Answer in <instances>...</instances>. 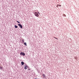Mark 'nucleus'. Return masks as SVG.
<instances>
[{"label":"nucleus","instance_id":"nucleus-1","mask_svg":"<svg viewBox=\"0 0 79 79\" xmlns=\"http://www.w3.org/2000/svg\"><path fill=\"white\" fill-rule=\"evenodd\" d=\"M34 14L35 16L37 17H39V15L38 14V13H37V12H35Z\"/></svg>","mask_w":79,"mask_h":79},{"label":"nucleus","instance_id":"nucleus-2","mask_svg":"<svg viewBox=\"0 0 79 79\" xmlns=\"http://www.w3.org/2000/svg\"><path fill=\"white\" fill-rule=\"evenodd\" d=\"M20 55H23V56H25V54L24 52H21L20 53Z\"/></svg>","mask_w":79,"mask_h":79},{"label":"nucleus","instance_id":"nucleus-3","mask_svg":"<svg viewBox=\"0 0 79 79\" xmlns=\"http://www.w3.org/2000/svg\"><path fill=\"white\" fill-rule=\"evenodd\" d=\"M18 26H19V27H21V28H23V26H22L21 24H18Z\"/></svg>","mask_w":79,"mask_h":79},{"label":"nucleus","instance_id":"nucleus-4","mask_svg":"<svg viewBox=\"0 0 79 79\" xmlns=\"http://www.w3.org/2000/svg\"><path fill=\"white\" fill-rule=\"evenodd\" d=\"M42 76H43V78H45V77H46V76H45V74H42Z\"/></svg>","mask_w":79,"mask_h":79},{"label":"nucleus","instance_id":"nucleus-5","mask_svg":"<svg viewBox=\"0 0 79 79\" xmlns=\"http://www.w3.org/2000/svg\"><path fill=\"white\" fill-rule=\"evenodd\" d=\"M24 69H27V64H26L25 65Z\"/></svg>","mask_w":79,"mask_h":79},{"label":"nucleus","instance_id":"nucleus-6","mask_svg":"<svg viewBox=\"0 0 79 79\" xmlns=\"http://www.w3.org/2000/svg\"><path fill=\"white\" fill-rule=\"evenodd\" d=\"M21 64H22V65H24V62H21Z\"/></svg>","mask_w":79,"mask_h":79},{"label":"nucleus","instance_id":"nucleus-7","mask_svg":"<svg viewBox=\"0 0 79 79\" xmlns=\"http://www.w3.org/2000/svg\"><path fill=\"white\" fill-rule=\"evenodd\" d=\"M63 16H64V17H66V15L64 14H63Z\"/></svg>","mask_w":79,"mask_h":79},{"label":"nucleus","instance_id":"nucleus-8","mask_svg":"<svg viewBox=\"0 0 79 79\" xmlns=\"http://www.w3.org/2000/svg\"><path fill=\"white\" fill-rule=\"evenodd\" d=\"M15 28H18V26L16 25H15Z\"/></svg>","mask_w":79,"mask_h":79},{"label":"nucleus","instance_id":"nucleus-9","mask_svg":"<svg viewBox=\"0 0 79 79\" xmlns=\"http://www.w3.org/2000/svg\"><path fill=\"white\" fill-rule=\"evenodd\" d=\"M24 45H26V46H27V44H26V43H24Z\"/></svg>","mask_w":79,"mask_h":79},{"label":"nucleus","instance_id":"nucleus-10","mask_svg":"<svg viewBox=\"0 0 79 79\" xmlns=\"http://www.w3.org/2000/svg\"><path fill=\"white\" fill-rule=\"evenodd\" d=\"M59 6H61V5L58 4Z\"/></svg>","mask_w":79,"mask_h":79},{"label":"nucleus","instance_id":"nucleus-11","mask_svg":"<svg viewBox=\"0 0 79 79\" xmlns=\"http://www.w3.org/2000/svg\"><path fill=\"white\" fill-rule=\"evenodd\" d=\"M56 7H57V8H58V4H57L56 5Z\"/></svg>","mask_w":79,"mask_h":79},{"label":"nucleus","instance_id":"nucleus-12","mask_svg":"<svg viewBox=\"0 0 79 79\" xmlns=\"http://www.w3.org/2000/svg\"><path fill=\"white\" fill-rule=\"evenodd\" d=\"M74 58L76 59V60H77V57H75Z\"/></svg>","mask_w":79,"mask_h":79},{"label":"nucleus","instance_id":"nucleus-13","mask_svg":"<svg viewBox=\"0 0 79 79\" xmlns=\"http://www.w3.org/2000/svg\"><path fill=\"white\" fill-rule=\"evenodd\" d=\"M17 23H20V22H19V21H17Z\"/></svg>","mask_w":79,"mask_h":79},{"label":"nucleus","instance_id":"nucleus-14","mask_svg":"<svg viewBox=\"0 0 79 79\" xmlns=\"http://www.w3.org/2000/svg\"><path fill=\"white\" fill-rule=\"evenodd\" d=\"M54 39H58V38H57L55 37H54Z\"/></svg>","mask_w":79,"mask_h":79},{"label":"nucleus","instance_id":"nucleus-15","mask_svg":"<svg viewBox=\"0 0 79 79\" xmlns=\"http://www.w3.org/2000/svg\"><path fill=\"white\" fill-rule=\"evenodd\" d=\"M22 42L24 43V39L23 40Z\"/></svg>","mask_w":79,"mask_h":79},{"label":"nucleus","instance_id":"nucleus-16","mask_svg":"<svg viewBox=\"0 0 79 79\" xmlns=\"http://www.w3.org/2000/svg\"><path fill=\"white\" fill-rule=\"evenodd\" d=\"M0 68L1 69L2 68V67H0Z\"/></svg>","mask_w":79,"mask_h":79},{"label":"nucleus","instance_id":"nucleus-17","mask_svg":"<svg viewBox=\"0 0 79 79\" xmlns=\"http://www.w3.org/2000/svg\"><path fill=\"white\" fill-rule=\"evenodd\" d=\"M38 13L39 14V12H38Z\"/></svg>","mask_w":79,"mask_h":79}]
</instances>
